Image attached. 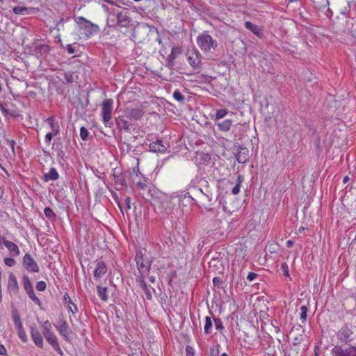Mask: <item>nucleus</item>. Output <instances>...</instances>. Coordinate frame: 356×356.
<instances>
[{"mask_svg": "<svg viewBox=\"0 0 356 356\" xmlns=\"http://www.w3.org/2000/svg\"><path fill=\"white\" fill-rule=\"evenodd\" d=\"M154 259V257L151 255L149 252L147 253L145 248H140L136 252L135 257L137 268L142 275V276L138 278L139 286L143 290L145 293L146 298L149 300H152V296L149 288L145 282L143 274L148 273L150 270Z\"/></svg>", "mask_w": 356, "mask_h": 356, "instance_id": "obj_1", "label": "nucleus"}, {"mask_svg": "<svg viewBox=\"0 0 356 356\" xmlns=\"http://www.w3.org/2000/svg\"><path fill=\"white\" fill-rule=\"evenodd\" d=\"M112 16L115 17V20H108L107 25L114 29L128 28L131 25L132 18L130 15V11L125 8L120 6L116 10H111Z\"/></svg>", "mask_w": 356, "mask_h": 356, "instance_id": "obj_2", "label": "nucleus"}, {"mask_svg": "<svg viewBox=\"0 0 356 356\" xmlns=\"http://www.w3.org/2000/svg\"><path fill=\"white\" fill-rule=\"evenodd\" d=\"M74 19L78 26L80 33L83 35L84 38L88 39L92 35L100 32L99 27L97 24L92 23L85 17L74 15Z\"/></svg>", "mask_w": 356, "mask_h": 356, "instance_id": "obj_3", "label": "nucleus"}, {"mask_svg": "<svg viewBox=\"0 0 356 356\" xmlns=\"http://www.w3.org/2000/svg\"><path fill=\"white\" fill-rule=\"evenodd\" d=\"M197 44L200 49L205 53L211 52V50H215L218 47V42L213 39L207 31L198 35Z\"/></svg>", "mask_w": 356, "mask_h": 356, "instance_id": "obj_4", "label": "nucleus"}, {"mask_svg": "<svg viewBox=\"0 0 356 356\" xmlns=\"http://www.w3.org/2000/svg\"><path fill=\"white\" fill-rule=\"evenodd\" d=\"M113 103L112 99H106L102 104L101 116L106 127H112L113 126V122L111 120Z\"/></svg>", "mask_w": 356, "mask_h": 356, "instance_id": "obj_5", "label": "nucleus"}, {"mask_svg": "<svg viewBox=\"0 0 356 356\" xmlns=\"http://www.w3.org/2000/svg\"><path fill=\"white\" fill-rule=\"evenodd\" d=\"M51 49L49 45L42 43L39 40H36L30 47V51L32 55L38 58H45Z\"/></svg>", "mask_w": 356, "mask_h": 356, "instance_id": "obj_6", "label": "nucleus"}, {"mask_svg": "<svg viewBox=\"0 0 356 356\" xmlns=\"http://www.w3.org/2000/svg\"><path fill=\"white\" fill-rule=\"evenodd\" d=\"M332 356H356V346L336 345L331 349Z\"/></svg>", "mask_w": 356, "mask_h": 356, "instance_id": "obj_7", "label": "nucleus"}, {"mask_svg": "<svg viewBox=\"0 0 356 356\" xmlns=\"http://www.w3.org/2000/svg\"><path fill=\"white\" fill-rule=\"evenodd\" d=\"M200 56V52L194 48L188 50L186 54L188 63L194 70H200V68L202 62Z\"/></svg>", "mask_w": 356, "mask_h": 356, "instance_id": "obj_8", "label": "nucleus"}, {"mask_svg": "<svg viewBox=\"0 0 356 356\" xmlns=\"http://www.w3.org/2000/svg\"><path fill=\"white\" fill-rule=\"evenodd\" d=\"M42 334L50 345L58 341L56 336L51 331V324L49 321H46L42 323Z\"/></svg>", "mask_w": 356, "mask_h": 356, "instance_id": "obj_9", "label": "nucleus"}, {"mask_svg": "<svg viewBox=\"0 0 356 356\" xmlns=\"http://www.w3.org/2000/svg\"><path fill=\"white\" fill-rule=\"evenodd\" d=\"M129 175L130 173L127 172L126 171L117 172L115 170L113 173V176L114 177L115 184L120 186V188L127 187L128 184H130V182L128 181V176Z\"/></svg>", "mask_w": 356, "mask_h": 356, "instance_id": "obj_10", "label": "nucleus"}, {"mask_svg": "<svg viewBox=\"0 0 356 356\" xmlns=\"http://www.w3.org/2000/svg\"><path fill=\"white\" fill-rule=\"evenodd\" d=\"M352 334L353 331L347 325H344L336 334L338 340L341 342L345 343L346 344L352 341Z\"/></svg>", "mask_w": 356, "mask_h": 356, "instance_id": "obj_11", "label": "nucleus"}, {"mask_svg": "<svg viewBox=\"0 0 356 356\" xmlns=\"http://www.w3.org/2000/svg\"><path fill=\"white\" fill-rule=\"evenodd\" d=\"M123 113L129 120H138L143 116L145 112L140 108L127 107L123 110Z\"/></svg>", "mask_w": 356, "mask_h": 356, "instance_id": "obj_12", "label": "nucleus"}, {"mask_svg": "<svg viewBox=\"0 0 356 356\" xmlns=\"http://www.w3.org/2000/svg\"><path fill=\"white\" fill-rule=\"evenodd\" d=\"M182 48L179 46L172 47L170 54L167 58V67L172 68L175 65V60L182 54Z\"/></svg>", "mask_w": 356, "mask_h": 356, "instance_id": "obj_13", "label": "nucleus"}, {"mask_svg": "<svg viewBox=\"0 0 356 356\" xmlns=\"http://www.w3.org/2000/svg\"><path fill=\"white\" fill-rule=\"evenodd\" d=\"M128 118L125 116V114L119 115L115 118V122L117 129L120 131H129V123L127 120Z\"/></svg>", "mask_w": 356, "mask_h": 356, "instance_id": "obj_14", "label": "nucleus"}, {"mask_svg": "<svg viewBox=\"0 0 356 356\" xmlns=\"http://www.w3.org/2000/svg\"><path fill=\"white\" fill-rule=\"evenodd\" d=\"M235 156L239 163H245L249 159L248 149L243 145H238Z\"/></svg>", "mask_w": 356, "mask_h": 356, "instance_id": "obj_15", "label": "nucleus"}, {"mask_svg": "<svg viewBox=\"0 0 356 356\" xmlns=\"http://www.w3.org/2000/svg\"><path fill=\"white\" fill-rule=\"evenodd\" d=\"M149 150L155 153H165L167 152L168 146L163 144L161 139H156L149 145Z\"/></svg>", "mask_w": 356, "mask_h": 356, "instance_id": "obj_16", "label": "nucleus"}, {"mask_svg": "<svg viewBox=\"0 0 356 356\" xmlns=\"http://www.w3.org/2000/svg\"><path fill=\"white\" fill-rule=\"evenodd\" d=\"M30 334L35 346L42 348L43 347V339L41 333L35 325L30 327Z\"/></svg>", "mask_w": 356, "mask_h": 356, "instance_id": "obj_17", "label": "nucleus"}, {"mask_svg": "<svg viewBox=\"0 0 356 356\" xmlns=\"http://www.w3.org/2000/svg\"><path fill=\"white\" fill-rule=\"evenodd\" d=\"M194 159L195 164L199 166L208 165L211 161V156L208 153L197 152Z\"/></svg>", "mask_w": 356, "mask_h": 356, "instance_id": "obj_18", "label": "nucleus"}, {"mask_svg": "<svg viewBox=\"0 0 356 356\" xmlns=\"http://www.w3.org/2000/svg\"><path fill=\"white\" fill-rule=\"evenodd\" d=\"M24 265L25 268L31 272L37 273L39 271V267L33 259L29 254H26L23 259Z\"/></svg>", "mask_w": 356, "mask_h": 356, "instance_id": "obj_19", "label": "nucleus"}, {"mask_svg": "<svg viewBox=\"0 0 356 356\" xmlns=\"http://www.w3.org/2000/svg\"><path fill=\"white\" fill-rule=\"evenodd\" d=\"M168 234L169 236L168 239H165L163 242L165 245H182L183 243H186L184 237L181 236L179 233H168Z\"/></svg>", "mask_w": 356, "mask_h": 356, "instance_id": "obj_20", "label": "nucleus"}, {"mask_svg": "<svg viewBox=\"0 0 356 356\" xmlns=\"http://www.w3.org/2000/svg\"><path fill=\"white\" fill-rule=\"evenodd\" d=\"M245 27L259 38H264V30L260 26L248 21L245 23Z\"/></svg>", "mask_w": 356, "mask_h": 356, "instance_id": "obj_21", "label": "nucleus"}, {"mask_svg": "<svg viewBox=\"0 0 356 356\" xmlns=\"http://www.w3.org/2000/svg\"><path fill=\"white\" fill-rule=\"evenodd\" d=\"M13 11L16 15H26L35 13L38 9L33 7L17 6L13 8Z\"/></svg>", "mask_w": 356, "mask_h": 356, "instance_id": "obj_22", "label": "nucleus"}, {"mask_svg": "<svg viewBox=\"0 0 356 356\" xmlns=\"http://www.w3.org/2000/svg\"><path fill=\"white\" fill-rule=\"evenodd\" d=\"M106 270L107 268L104 261H98L94 270V277L96 279H99L106 273Z\"/></svg>", "mask_w": 356, "mask_h": 356, "instance_id": "obj_23", "label": "nucleus"}, {"mask_svg": "<svg viewBox=\"0 0 356 356\" xmlns=\"http://www.w3.org/2000/svg\"><path fill=\"white\" fill-rule=\"evenodd\" d=\"M56 328L57 331L59 332V334L67 341H68V330L69 326L68 324L65 321H62L60 325L56 326Z\"/></svg>", "mask_w": 356, "mask_h": 356, "instance_id": "obj_24", "label": "nucleus"}, {"mask_svg": "<svg viewBox=\"0 0 356 356\" xmlns=\"http://www.w3.org/2000/svg\"><path fill=\"white\" fill-rule=\"evenodd\" d=\"M59 175L55 168H51L49 172L46 173L43 176L44 181H56L58 179Z\"/></svg>", "mask_w": 356, "mask_h": 356, "instance_id": "obj_25", "label": "nucleus"}, {"mask_svg": "<svg viewBox=\"0 0 356 356\" xmlns=\"http://www.w3.org/2000/svg\"><path fill=\"white\" fill-rule=\"evenodd\" d=\"M233 121L229 119L223 120L222 122H216L215 125L222 131H228L232 124Z\"/></svg>", "mask_w": 356, "mask_h": 356, "instance_id": "obj_26", "label": "nucleus"}, {"mask_svg": "<svg viewBox=\"0 0 356 356\" xmlns=\"http://www.w3.org/2000/svg\"><path fill=\"white\" fill-rule=\"evenodd\" d=\"M44 214L47 219L53 225L57 220V215L50 207H45L44 209Z\"/></svg>", "mask_w": 356, "mask_h": 356, "instance_id": "obj_27", "label": "nucleus"}, {"mask_svg": "<svg viewBox=\"0 0 356 356\" xmlns=\"http://www.w3.org/2000/svg\"><path fill=\"white\" fill-rule=\"evenodd\" d=\"M126 172L130 173L128 176V181L130 182V184L131 183H135L136 179L138 177L139 175H140L138 167L130 168L128 170H126Z\"/></svg>", "mask_w": 356, "mask_h": 356, "instance_id": "obj_28", "label": "nucleus"}, {"mask_svg": "<svg viewBox=\"0 0 356 356\" xmlns=\"http://www.w3.org/2000/svg\"><path fill=\"white\" fill-rule=\"evenodd\" d=\"M8 290L17 291L18 290V283L14 274L10 273L8 277Z\"/></svg>", "mask_w": 356, "mask_h": 356, "instance_id": "obj_29", "label": "nucleus"}, {"mask_svg": "<svg viewBox=\"0 0 356 356\" xmlns=\"http://www.w3.org/2000/svg\"><path fill=\"white\" fill-rule=\"evenodd\" d=\"M47 122L51 127V129L52 130L51 133H54V135H58L60 132V127L58 122L56 121L55 118L54 116H51L47 119Z\"/></svg>", "mask_w": 356, "mask_h": 356, "instance_id": "obj_30", "label": "nucleus"}, {"mask_svg": "<svg viewBox=\"0 0 356 356\" xmlns=\"http://www.w3.org/2000/svg\"><path fill=\"white\" fill-rule=\"evenodd\" d=\"M97 291L98 296L101 298V300L106 302L108 299V288L106 286H97Z\"/></svg>", "mask_w": 356, "mask_h": 356, "instance_id": "obj_31", "label": "nucleus"}, {"mask_svg": "<svg viewBox=\"0 0 356 356\" xmlns=\"http://www.w3.org/2000/svg\"><path fill=\"white\" fill-rule=\"evenodd\" d=\"M243 180H244V178L241 175H238L237 176L236 185L233 187V188L232 190V193L233 195H236L239 193L241 184L243 181Z\"/></svg>", "mask_w": 356, "mask_h": 356, "instance_id": "obj_32", "label": "nucleus"}, {"mask_svg": "<svg viewBox=\"0 0 356 356\" xmlns=\"http://www.w3.org/2000/svg\"><path fill=\"white\" fill-rule=\"evenodd\" d=\"M22 284H23V286H24L26 292H28V291L33 289V284L28 276H26V275L23 276Z\"/></svg>", "mask_w": 356, "mask_h": 356, "instance_id": "obj_33", "label": "nucleus"}, {"mask_svg": "<svg viewBox=\"0 0 356 356\" xmlns=\"http://www.w3.org/2000/svg\"><path fill=\"white\" fill-rule=\"evenodd\" d=\"M212 321L211 318L209 316H207L205 318V325H204V333L206 334H209L211 332V328H212Z\"/></svg>", "mask_w": 356, "mask_h": 356, "instance_id": "obj_34", "label": "nucleus"}, {"mask_svg": "<svg viewBox=\"0 0 356 356\" xmlns=\"http://www.w3.org/2000/svg\"><path fill=\"white\" fill-rule=\"evenodd\" d=\"M172 97L175 100L179 102L181 104H184L185 102V97L184 95L179 90H176L172 95Z\"/></svg>", "mask_w": 356, "mask_h": 356, "instance_id": "obj_35", "label": "nucleus"}, {"mask_svg": "<svg viewBox=\"0 0 356 356\" xmlns=\"http://www.w3.org/2000/svg\"><path fill=\"white\" fill-rule=\"evenodd\" d=\"M215 79V77L201 74L198 76V81L202 83H210L213 80Z\"/></svg>", "mask_w": 356, "mask_h": 356, "instance_id": "obj_36", "label": "nucleus"}, {"mask_svg": "<svg viewBox=\"0 0 356 356\" xmlns=\"http://www.w3.org/2000/svg\"><path fill=\"white\" fill-rule=\"evenodd\" d=\"M64 80H61L63 83H71L74 81L73 73L72 72H67L63 73Z\"/></svg>", "mask_w": 356, "mask_h": 356, "instance_id": "obj_37", "label": "nucleus"}, {"mask_svg": "<svg viewBox=\"0 0 356 356\" xmlns=\"http://www.w3.org/2000/svg\"><path fill=\"white\" fill-rule=\"evenodd\" d=\"M26 293H27L29 298L31 299L35 304H37L38 305H41V301L36 296L33 289L31 290V291H28Z\"/></svg>", "mask_w": 356, "mask_h": 356, "instance_id": "obj_38", "label": "nucleus"}, {"mask_svg": "<svg viewBox=\"0 0 356 356\" xmlns=\"http://www.w3.org/2000/svg\"><path fill=\"white\" fill-rule=\"evenodd\" d=\"M12 318H13L15 325L18 323L22 322L21 318H20V315H19L18 311L15 308H13L12 310Z\"/></svg>", "mask_w": 356, "mask_h": 356, "instance_id": "obj_39", "label": "nucleus"}, {"mask_svg": "<svg viewBox=\"0 0 356 356\" xmlns=\"http://www.w3.org/2000/svg\"><path fill=\"white\" fill-rule=\"evenodd\" d=\"M70 17L65 16L63 17L57 23L56 28L58 31H60V29H63L64 26V24L70 20Z\"/></svg>", "mask_w": 356, "mask_h": 356, "instance_id": "obj_40", "label": "nucleus"}, {"mask_svg": "<svg viewBox=\"0 0 356 356\" xmlns=\"http://www.w3.org/2000/svg\"><path fill=\"white\" fill-rule=\"evenodd\" d=\"M89 132L85 127H81L80 129V137L83 140H87L88 138Z\"/></svg>", "mask_w": 356, "mask_h": 356, "instance_id": "obj_41", "label": "nucleus"}, {"mask_svg": "<svg viewBox=\"0 0 356 356\" xmlns=\"http://www.w3.org/2000/svg\"><path fill=\"white\" fill-rule=\"evenodd\" d=\"M300 311H301L300 319L302 323H305L307 320V314L308 309L306 306L303 305V306H301Z\"/></svg>", "mask_w": 356, "mask_h": 356, "instance_id": "obj_42", "label": "nucleus"}, {"mask_svg": "<svg viewBox=\"0 0 356 356\" xmlns=\"http://www.w3.org/2000/svg\"><path fill=\"white\" fill-rule=\"evenodd\" d=\"M228 113L227 110L226 109H220L217 110L216 113V120H220L226 116Z\"/></svg>", "mask_w": 356, "mask_h": 356, "instance_id": "obj_43", "label": "nucleus"}, {"mask_svg": "<svg viewBox=\"0 0 356 356\" xmlns=\"http://www.w3.org/2000/svg\"><path fill=\"white\" fill-rule=\"evenodd\" d=\"M64 299H65V301H67L69 304H71V305H73V307H74V310H73V309H72V307L70 306L69 307H70V311H71L73 314L76 313V312L78 311L77 307H76V305L72 302V301L71 298H70V296H68V294H67V293H66V294L64 296Z\"/></svg>", "mask_w": 356, "mask_h": 356, "instance_id": "obj_44", "label": "nucleus"}, {"mask_svg": "<svg viewBox=\"0 0 356 356\" xmlns=\"http://www.w3.org/2000/svg\"><path fill=\"white\" fill-rule=\"evenodd\" d=\"M9 251H10V254L15 257V256H18L19 254V250L18 248V246H7Z\"/></svg>", "mask_w": 356, "mask_h": 356, "instance_id": "obj_45", "label": "nucleus"}, {"mask_svg": "<svg viewBox=\"0 0 356 356\" xmlns=\"http://www.w3.org/2000/svg\"><path fill=\"white\" fill-rule=\"evenodd\" d=\"M17 334H18L19 338L21 339V341L22 342H24V343L27 342L28 337L26 336V332H25L24 329L22 330L17 331Z\"/></svg>", "mask_w": 356, "mask_h": 356, "instance_id": "obj_46", "label": "nucleus"}, {"mask_svg": "<svg viewBox=\"0 0 356 356\" xmlns=\"http://www.w3.org/2000/svg\"><path fill=\"white\" fill-rule=\"evenodd\" d=\"M214 323L216 330L222 331L224 329V326L220 318H214Z\"/></svg>", "mask_w": 356, "mask_h": 356, "instance_id": "obj_47", "label": "nucleus"}, {"mask_svg": "<svg viewBox=\"0 0 356 356\" xmlns=\"http://www.w3.org/2000/svg\"><path fill=\"white\" fill-rule=\"evenodd\" d=\"M219 345L216 346H212L210 348L209 356H218L219 355Z\"/></svg>", "mask_w": 356, "mask_h": 356, "instance_id": "obj_48", "label": "nucleus"}, {"mask_svg": "<svg viewBox=\"0 0 356 356\" xmlns=\"http://www.w3.org/2000/svg\"><path fill=\"white\" fill-rule=\"evenodd\" d=\"M46 283L44 281L38 282L36 284V289L39 291H44L46 289Z\"/></svg>", "mask_w": 356, "mask_h": 356, "instance_id": "obj_49", "label": "nucleus"}, {"mask_svg": "<svg viewBox=\"0 0 356 356\" xmlns=\"http://www.w3.org/2000/svg\"><path fill=\"white\" fill-rule=\"evenodd\" d=\"M4 140L6 145H8L11 148L13 153L15 154V145L16 144L15 141L8 138H5Z\"/></svg>", "mask_w": 356, "mask_h": 356, "instance_id": "obj_50", "label": "nucleus"}, {"mask_svg": "<svg viewBox=\"0 0 356 356\" xmlns=\"http://www.w3.org/2000/svg\"><path fill=\"white\" fill-rule=\"evenodd\" d=\"M4 263L6 266L12 267L15 265V261L11 257H6L4 259Z\"/></svg>", "mask_w": 356, "mask_h": 356, "instance_id": "obj_51", "label": "nucleus"}, {"mask_svg": "<svg viewBox=\"0 0 356 356\" xmlns=\"http://www.w3.org/2000/svg\"><path fill=\"white\" fill-rule=\"evenodd\" d=\"M134 184H136V186L138 188L141 189V190H145L147 187V185L146 184L145 181H141L140 180L136 181Z\"/></svg>", "mask_w": 356, "mask_h": 356, "instance_id": "obj_52", "label": "nucleus"}, {"mask_svg": "<svg viewBox=\"0 0 356 356\" xmlns=\"http://www.w3.org/2000/svg\"><path fill=\"white\" fill-rule=\"evenodd\" d=\"M281 270L284 276L289 277V268L286 264L284 263L281 265Z\"/></svg>", "mask_w": 356, "mask_h": 356, "instance_id": "obj_53", "label": "nucleus"}, {"mask_svg": "<svg viewBox=\"0 0 356 356\" xmlns=\"http://www.w3.org/2000/svg\"><path fill=\"white\" fill-rule=\"evenodd\" d=\"M213 283L214 286H218V287L220 288V287H221V285H222V280H221V278H220V277H213Z\"/></svg>", "mask_w": 356, "mask_h": 356, "instance_id": "obj_54", "label": "nucleus"}, {"mask_svg": "<svg viewBox=\"0 0 356 356\" xmlns=\"http://www.w3.org/2000/svg\"><path fill=\"white\" fill-rule=\"evenodd\" d=\"M314 145H315L316 151L321 152V138L318 136H317L316 138L314 140Z\"/></svg>", "mask_w": 356, "mask_h": 356, "instance_id": "obj_55", "label": "nucleus"}, {"mask_svg": "<svg viewBox=\"0 0 356 356\" xmlns=\"http://www.w3.org/2000/svg\"><path fill=\"white\" fill-rule=\"evenodd\" d=\"M199 191L201 193H202L203 196L207 199L208 202H209V206L212 205L213 204L211 203L212 201H213V198H212V196L210 195L208 193H205L202 191V190L201 188H199Z\"/></svg>", "mask_w": 356, "mask_h": 356, "instance_id": "obj_56", "label": "nucleus"}, {"mask_svg": "<svg viewBox=\"0 0 356 356\" xmlns=\"http://www.w3.org/2000/svg\"><path fill=\"white\" fill-rule=\"evenodd\" d=\"M186 356H194L195 350L194 348L191 346H187L186 348Z\"/></svg>", "mask_w": 356, "mask_h": 356, "instance_id": "obj_57", "label": "nucleus"}, {"mask_svg": "<svg viewBox=\"0 0 356 356\" xmlns=\"http://www.w3.org/2000/svg\"><path fill=\"white\" fill-rule=\"evenodd\" d=\"M52 346V348L58 353L60 354V355H62L63 353V351L61 350V348H60V346H59V343L58 342H54V343H53L52 345H51Z\"/></svg>", "mask_w": 356, "mask_h": 356, "instance_id": "obj_58", "label": "nucleus"}, {"mask_svg": "<svg viewBox=\"0 0 356 356\" xmlns=\"http://www.w3.org/2000/svg\"><path fill=\"white\" fill-rule=\"evenodd\" d=\"M104 10L105 12H106L107 13H108L109 15H112V13H111V10H116L118 8H115V7H111V8H109L105 4H102V5Z\"/></svg>", "mask_w": 356, "mask_h": 356, "instance_id": "obj_59", "label": "nucleus"}, {"mask_svg": "<svg viewBox=\"0 0 356 356\" xmlns=\"http://www.w3.org/2000/svg\"><path fill=\"white\" fill-rule=\"evenodd\" d=\"M54 133L49 132L45 135V143L49 145L52 140V138L54 136Z\"/></svg>", "mask_w": 356, "mask_h": 356, "instance_id": "obj_60", "label": "nucleus"}, {"mask_svg": "<svg viewBox=\"0 0 356 356\" xmlns=\"http://www.w3.org/2000/svg\"><path fill=\"white\" fill-rule=\"evenodd\" d=\"M57 156L64 160V158L65 156V152L63 151V147H59L57 149Z\"/></svg>", "mask_w": 356, "mask_h": 356, "instance_id": "obj_61", "label": "nucleus"}, {"mask_svg": "<svg viewBox=\"0 0 356 356\" xmlns=\"http://www.w3.org/2000/svg\"><path fill=\"white\" fill-rule=\"evenodd\" d=\"M124 208L127 210L131 209V198L129 197H126L124 199Z\"/></svg>", "mask_w": 356, "mask_h": 356, "instance_id": "obj_62", "label": "nucleus"}, {"mask_svg": "<svg viewBox=\"0 0 356 356\" xmlns=\"http://www.w3.org/2000/svg\"><path fill=\"white\" fill-rule=\"evenodd\" d=\"M258 276V275L253 272H250L247 276V280L249 281H253L256 279V277Z\"/></svg>", "mask_w": 356, "mask_h": 356, "instance_id": "obj_63", "label": "nucleus"}, {"mask_svg": "<svg viewBox=\"0 0 356 356\" xmlns=\"http://www.w3.org/2000/svg\"><path fill=\"white\" fill-rule=\"evenodd\" d=\"M66 49L69 54H73L76 51L75 47H73V44H67Z\"/></svg>", "mask_w": 356, "mask_h": 356, "instance_id": "obj_64", "label": "nucleus"}]
</instances>
